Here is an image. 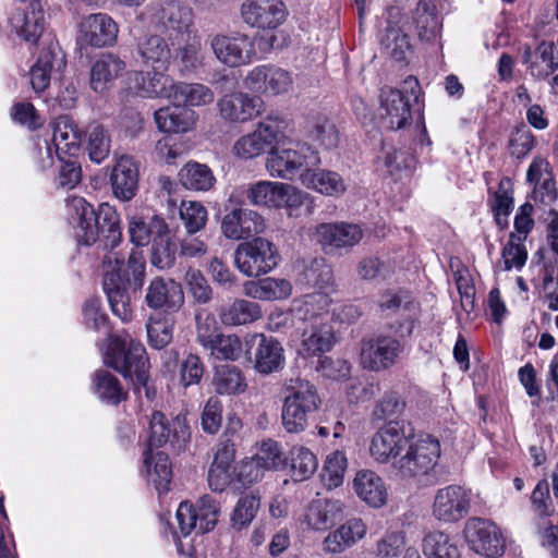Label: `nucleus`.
Here are the masks:
<instances>
[{"label":"nucleus","instance_id":"f257e3e1","mask_svg":"<svg viewBox=\"0 0 558 558\" xmlns=\"http://www.w3.org/2000/svg\"><path fill=\"white\" fill-rule=\"evenodd\" d=\"M69 207L78 216L76 236L78 242L94 244L99 234L105 235V246L113 250L121 242L120 220L117 211L108 204H101L96 211L83 197L73 196Z\"/></svg>","mask_w":558,"mask_h":558},{"label":"nucleus","instance_id":"f03ea898","mask_svg":"<svg viewBox=\"0 0 558 558\" xmlns=\"http://www.w3.org/2000/svg\"><path fill=\"white\" fill-rule=\"evenodd\" d=\"M320 157L307 143L286 137L280 131L266 159V170L272 178L293 180L308 167H318Z\"/></svg>","mask_w":558,"mask_h":558},{"label":"nucleus","instance_id":"7ed1b4c3","mask_svg":"<svg viewBox=\"0 0 558 558\" xmlns=\"http://www.w3.org/2000/svg\"><path fill=\"white\" fill-rule=\"evenodd\" d=\"M286 391L281 407L282 427L289 434H301L319 409L320 397L312 383L301 378L290 380Z\"/></svg>","mask_w":558,"mask_h":558},{"label":"nucleus","instance_id":"20e7f679","mask_svg":"<svg viewBox=\"0 0 558 558\" xmlns=\"http://www.w3.org/2000/svg\"><path fill=\"white\" fill-rule=\"evenodd\" d=\"M105 362L108 366L114 368L125 378H130L140 391V387L145 388L146 396L149 397L147 381L149 378V362L145 347L135 340H122L111 345L106 354Z\"/></svg>","mask_w":558,"mask_h":558},{"label":"nucleus","instance_id":"39448f33","mask_svg":"<svg viewBox=\"0 0 558 558\" xmlns=\"http://www.w3.org/2000/svg\"><path fill=\"white\" fill-rule=\"evenodd\" d=\"M407 452L395 461L393 466L402 478L421 480L429 474L440 457V444L432 435H418L409 440Z\"/></svg>","mask_w":558,"mask_h":558},{"label":"nucleus","instance_id":"423d86ee","mask_svg":"<svg viewBox=\"0 0 558 558\" xmlns=\"http://www.w3.org/2000/svg\"><path fill=\"white\" fill-rule=\"evenodd\" d=\"M280 262L276 245L266 238L255 236L242 242L234 251V264L246 277L257 278L270 272Z\"/></svg>","mask_w":558,"mask_h":558},{"label":"nucleus","instance_id":"0eeeda50","mask_svg":"<svg viewBox=\"0 0 558 558\" xmlns=\"http://www.w3.org/2000/svg\"><path fill=\"white\" fill-rule=\"evenodd\" d=\"M411 437L403 421L391 420L373 435L369 445L371 457L376 462L386 464L405 449Z\"/></svg>","mask_w":558,"mask_h":558},{"label":"nucleus","instance_id":"6e6552de","mask_svg":"<svg viewBox=\"0 0 558 558\" xmlns=\"http://www.w3.org/2000/svg\"><path fill=\"white\" fill-rule=\"evenodd\" d=\"M403 351L404 344L400 339L379 335L362 342L361 363L369 371H385L398 362Z\"/></svg>","mask_w":558,"mask_h":558},{"label":"nucleus","instance_id":"1a4fd4ad","mask_svg":"<svg viewBox=\"0 0 558 558\" xmlns=\"http://www.w3.org/2000/svg\"><path fill=\"white\" fill-rule=\"evenodd\" d=\"M245 195L252 205L259 207L293 208L302 204L301 193L281 182L258 181L247 187Z\"/></svg>","mask_w":558,"mask_h":558},{"label":"nucleus","instance_id":"9d476101","mask_svg":"<svg viewBox=\"0 0 558 558\" xmlns=\"http://www.w3.org/2000/svg\"><path fill=\"white\" fill-rule=\"evenodd\" d=\"M123 258L117 252L108 253L104 266L108 268L104 278V290L107 294L112 313L122 320H129L132 315L124 279L120 275Z\"/></svg>","mask_w":558,"mask_h":558},{"label":"nucleus","instance_id":"9b49d317","mask_svg":"<svg viewBox=\"0 0 558 558\" xmlns=\"http://www.w3.org/2000/svg\"><path fill=\"white\" fill-rule=\"evenodd\" d=\"M378 306L384 317H391L397 314H403L404 319L398 326L390 327L400 338L410 337L413 332L418 306L410 293L402 289L386 290L379 301Z\"/></svg>","mask_w":558,"mask_h":558},{"label":"nucleus","instance_id":"f8f14e48","mask_svg":"<svg viewBox=\"0 0 558 558\" xmlns=\"http://www.w3.org/2000/svg\"><path fill=\"white\" fill-rule=\"evenodd\" d=\"M245 86L257 94L278 96L287 94L293 85L292 74L272 64L253 68L244 78Z\"/></svg>","mask_w":558,"mask_h":558},{"label":"nucleus","instance_id":"ddd939ff","mask_svg":"<svg viewBox=\"0 0 558 558\" xmlns=\"http://www.w3.org/2000/svg\"><path fill=\"white\" fill-rule=\"evenodd\" d=\"M154 17L163 27L172 45L180 44L190 37L193 24L191 8L178 1L167 0L155 9Z\"/></svg>","mask_w":558,"mask_h":558},{"label":"nucleus","instance_id":"4468645a","mask_svg":"<svg viewBox=\"0 0 558 558\" xmlns=\"http://www.w3.org/2000/svg\"><path fill=\"white\" fill-rule=\"evenodd\" d=\"M241 15L252 27L274 31L286 21L288 10L282 0H245Z\"/></svg>","mask_w":558,"mask_h":558},{"label":"nucleus","instance_id":"2eb2a0df","mask_svg":"<svg viewBox=\"0 0 558 558\" xmlns=\"http://www.w3.org/2000/svg\"><path fill=\"white\" fill-rule=\"evenodd\" d=\"M464 535L470 547L480 555L495 557L504 553V538L493 522L472 518L465 524Z\"/></svg>","mask_w":558,"mask_h":558},{"label":"nucleus","instance_id":"dca6fc26","mask_svg":"<svg viewBox=\"0 0 558 558\" xmlns=\"http://www.w3.org/2000/svg\"><path fill=\"white\" fill-rule=\"evenodd\" d=\"M145 303L151 310H161L163 314H174L184 304V292L179 282L171 278H153L145 294Z\"/></svg>","mask_w":558,"mask_h":558},{"label":"nucleus","instance_id":"f3484780","mask_svg":"<svg viewBox=\"0 0 558 558\" xmlns=\"http://www.w3.org/2000/svg\"><path fill=\"white\" fill-rule=\"evenodd\" d=\"M363 238L360 226L347 222L320 223L315 228L314 239L326 253L350 250Z\"/></svg>","mask_w":558,"mask_h":558},{"label":"nucleus","instance_id":"a211bd4d","mask_svg":"<svg viewBox=\"0 0 558 558\" xmlns=\"http://www.w3.org/2000/svg\"><path fill=\"white\" fill-rule=\"evenodd\" d=\"M281 122L277 119H266L258 123L252 132L240 137L233 146L234 154L243 159L262 155L279 138Z\"/></svg>","mask_w":558,"mask_h":558},{"label":"nucleus","instance_id":"6ab92c4d","mask_svg":"<svg viewBox=\"0 0 558 558\" xmlns=\"http://www.w3.org/2000/svg\"><path fill=\"white\" fill-rule=\"evenodd\" d=\"M265 219L257 211L236 207L228 211L221 221L222 234L230 240H248L263 233Z\"/></svg>","mask_w":558,"mask_h":558},{"label":"nucleus","instance_id":"aec40b11","mask_svg":"<svg viewBox=\"0 0 558 558\" xmlns=\"http://www.w3.org/2000/svg\"><path fill=\"white\" fill-rule=\"evenodd\" d=\"M119 27L106 13H93L78 24V40L87 46L101 48L112 46L118 38Z\"/></svg>","mask_w":558,"mask_h":558},{"label":"nucleus","instance_id":"412c9836","mask_svg":"<svg viewBox=\"0 0 558 558\" xmlns=\"http://www.w3.org/2000/svg\"><path fill=\"white\" fill-rule=\"evenodd\" d=\"M378 118L381 126L387 130L403 129L412 120L409 99L399 89L381 88Z\"/></svg>","mask_w":558,"mask_h":558},{"label":"nucleus","instance_id":"4be33fe9","mask_svg":"<svg viewBox=\"0 0 558 558\" xmlns=\"http://www.w3.org/2000/svg\"><path fill=\"white\" fill-rule=\"evenodd\" d=\"M210 46L217 59L229 66L251 62L255 56L254 43L245 34L216 35L213 37Z\"/></svg>","mask_w":558,"mask_h":558},{"label":"nucleus","instance_id":"5701e85b","mask_svg":"<svg viewBox=\"0 0 558 558\" xmlns=\"http://www.w3.org/2000/svg\"><path fill=\"white\" fill-rule=\"evenodd\" d=\"M470 510V496L459 485H449L437 490L434 504V517L444 522H457Z\"/></svg>","mask_w":558,"mask_h":558},{"label":"nucleus","instance_id":"b1692460","mask_svg":"<svg viewBox=\"0 0 558 558\" xmlns=\"http://www.w3.org/2000/svg\"><path fill=\"white\" fill-rule=\"evenodd\" d=\"M259 98L243 92H233L221 96L217 101L220 118L230 123H243L260 112Z\"/></svg>","mask_w":558,"mask_h":558},{"label":"nucleus","instance_id":"393cba45","mask_svg":"<svg viewBox=\"0 0 558 558\" xmlns=\"http://www.w3.org/2000/svg\"><path fill=\"white\" fill-rule=\"evenodd\" d=\"M344 510L345 506L339 499L316 498L306 507L302 522L310 530L325 532L343 519Z\"/></svg>","mask_w":558,"mask_h":558},{"label":"nucleus","instance_id":"a878e982","mask_svg":"<svg viewBox=\"0 0 558 558\" xmlns=\"http://www.w3.org/2000/svg\"><path fill=\"white\" fill-rule=\"evenodd\" d=\"M138 165L131 156H121L111 172L110 181L117 198L132 199L138 187Z\"/></svg>","mask_w":558,"mask_h":558},{"label":"nucleus","instance_id":"bb28decb","mask_svg":"<svg viewBox=\"0 0 558 558\" xmlns=\"http://www.w3.org/2000/svg\"><path fill=\"white\" fill-rule=\"evenodd\" d=\"M251 341H257L253 361L254 368L258 373L268 375L283 367V349L276 339L266 337L265 335H254Z\"/></svg>","mask_w":558,"mask_h":558},{"label":"nucleus","instance_id":"cd10ccee","mask_svg":"<svg viewBox=\"0 0 558 558\" xmlns=\"http://www.w3.org/2000/svg\"><path fill=\"white\" fill-rule=\"evenodd\" d=\"M10 23L24 40L36 43L45 29V15L40 3H29L27 9H16Z\"/></svg>","mask_w":558,"mask_h":558},{"label":"nucleus","instance_id":"c85d7f7f","mask_svg":"<svg viewBox=\"0 0 558 558\" xmlns=\"http://www.w3.org/2000/svg\"><path fill=\"white\" fill-rule=\"evenodd\" d=\"M125 68V62L119 56L111 52L101 53L90 68V87L97 93L110 88Z\"/></svg>","mask_w":558,"mask_h":558},{"label":"nucleus","instance_id":"c756f323","mask_svg":"<svg viewBox=\"0 0 558 558\" xmlns=\"http://www.w3.org/2000/svg\"><path fill=\"white\" fill-rule=\"evenodd\" d=\"M336 341L335 332L329 323L306 324L301 333L299 353L314 356L329 351Z\"/></svg>","mask_w":558,"mask_h":558},{"label":"nucleus","instance_id":"7c9ffc66","mask_svg":"<svg viewBox=\"0 0 558 558\" xmlns=\"http://www.w3.org/2000/svg\"><path fill=\"white\" fill-rule=\"evenodd\" d=\"M330 294L316 291L293 301L294 316L305 324L328 323L326 316L331 305Z\"/></svg>","mask_w":558,"mask_h":558},{"label":"nucleus","instance_id":"2f4dec72","mask_svg":"<svg viewBox=\"0 0 558 558\" xmlns=\"http://www.w3.org/2000/svg\"><path fill=\"white\" fill-rule=\"evenodd\" d=\"M129 81L134 83L135 93L144 98H167L174 82L161 71L140 72L129 74Z\"/></svg>","mask_w":558,"mask_h":558},{"label":"nucleus","instance_id":"473e14b6","mask_svg":"<svg viewBox=\"0 0 558 558\" xmlns=\"http://www.w3.org/2000/svg\"><path fill=\"white\" fill-rule=\"evenodd\" d=\"M65 66V58L59 47L43 49L37 62L31 68L29 76L33 89L44 92L50 83L51 72Z\"/></svg>","mask_w":558,"mask_h":558},{"label":"nucleus","instance_id":"72a5a7b5","mask_svg":"<svg viewBox=\"0 0 558 558\" xmlns=\"http://www.w3.org/2000/svg\"><path fill=\"white\" fill-rule=\"evenodd\" d=\"M526 180L534 185L533 198L535 202L550 205L557 198V190L553 173L549 170V163L536 158L534 159L526 173Z\"/></svg>","mask_w":558,"mask_h":558},{"label":"nucleus","instance_id":"f704fd0d","mask_svg":"<svg viewBox=\"0 0 558 558\" xmlns=\"http://www.w3.org/2000/svg\"><path fill=\"white\" fill-rule=\"evenodd\" d=\"M365 534V523L359 518H352L328 533L323 541V549L330 554L342 553L362 539Z\"/></svg>","mask_w":558,"mask_h":558},{"label":"nucleus","instance_id":"c9c22d12","mask_svg":"<svg viewBox=\"0 0 558 558\" xmlns=\"http://www.w3.org/2000/svg\"><path fill=\"white\" fill-rule=\"evenodd\" d=\"M154 118L158 129L167 133H186L197 121V114L193 110L174 104L158 109Z\"/></svg>","mask_w":558,"mask_h":558},{"label":"nucleus","instance_id":"e433bc0d","mask_svg":"<svg viewBox=\"0 0 558 558\" xmlns=\"http://www.w3.org/2000/svg\"><path fill=\"white\" fill-rule=\"evenodd\" d=\"M300 283L328 294L337 291V283L331 266L324 258H312L299 272Z\"/></svg>","mask_w":558,"mask_h":558},{"label":"nucleus","instance_id":"4c0bfd02","mask_svg":"<svg viewBox=\"0 0 558 558\" xmlns=\"http://www.w3.org/2000/svg\"><path fill=\"white\" fill-rule=\"evenodd\" d=\"M356 495L367 505L379 508L388 499V493L383 478L371 470H361L353 481Z\"/></svg>","mask_w":558,"mask_h":558},{"label":"nucleus","instance_id":"58836bf2","mask_svg":"<svg viewBox=\"0 0 558 558\" xmlns=\"http://www.w3.org/2000/svg\"><path fill=\"white\" fill-rule=\"evenodd\" d=\"M169 233L166 220L160 216L144 218L132 216L129 219V234L131 241L137 246H145L155 242L157 238Z\"/></svg>","mask_w":558,"mask_h":558},{"label":"nucleus","instance_id":"ea45409f","mask_svg":"<svg viewBox=\"0 0 558 558\" xmlns=\"http://www.w3.org/2000/svg\"><path fill=\"white\" fill-rule=\"evenodd\" d=\"M262 316L260 305L244 299H235L233 302L222 305L218 311L221 324L228 327L248 325L258 320Z\"/></svg>","mask_w":558,"mask_h":558},{"label":"nucleus","instance_id":"a19ab883","mask_svg":"<svg viewBox=\"0 0 558 558\" xmlns=\"http://www.w3.org/2000/svg\"><path fill=\"white\" fill-rule=\"evenodd\" d=\"M215 94L210 87L201 83L174 82L170 89L169 100L174 105L203 107L210 105Z\"/></svg>","mask_w":558,"mask_h":558},{"label":"nucleus","instance_id":"79ce46f5","mask_svg":"<svg viewBox=\"0 0 558 558\" xmlns=\"http://www.w3.org/2000/svg\"><path fill=\"white\" fill-rule=\"evenodd\" d=\"M314 168L308 167L301 173L300 180L304 186L329 196L344 193L345 184L337 172Z\"/></svg>","mask_w":558,"mask_h":558},{"label":"nucleus","instance_id":"37998d69","mask_svg":"<svg viewBox=\"0 0 558 558\" xmlns=\"http://www.w3.org/2000/svg\"><path fill=\"white\" fill-rule=\"evenodd\" d=\"M52 143L61 159V155L73 156L78 151L81 134L76 124L69 116H61L53 123Z\"/></svg>","mask_w":558,"mask_h":558},{"label":"nucleus","instance_id":"c03bdc74","mask_svg":"<svg viewBox=\"0 0 558 558\" xmlns=\"http://www.w3.org/2000/svg\"><path fill=\"white\" fill-rule=\"evenodd\" d=\"M138 53L143 61L155 69L166 70L171 59V50L168 43L159 35H150L137 45Z\"/></svg>","mask_w":558,"mask_h":558},{"label":"nucleus","instance_id":"a18cd8bd","mask_svg":"<svg viewBox=\"0 0 558 558\" xmlns=\"http://www.w3.org/2000/svg\"><path fill=\"white\" fill-rule=\"evenodd\" d=\"M182 185L192 191H209L216 183V178L207 165L189 161L179 172Z\"/></svg>","mask_w":558,"mask_h":558},{"label":"nucleus","instance_id":"49530a36","mask_svg":"<svg viewBox=\"0 0 558 558\" xmlns=\"http://www.w3.org/2000/svg\"><path fill=\"white\" fill-rule=\"evenodd\" d=\"M213 385L220 395H240L247 388L246 378L234 365H221L216 368Z\"/></svg>","mask_w":558,"mask_h":558},{"label":"nucleus","instance_id":"de8ad7c7","mask_svg":"<svg viewBox=\"0 0 558 558\" xmlns=\"http://www.w3.org/2000/svg\"><path fill=\"white\" fill-rule=\"evenodd\" d=\"M289 466L293 481L302 482L316 472L318 460L308 448L295 446L289 452Z\"/></svg>","mask_w":558,"mask_h":558},{"label":"nucleus","instance_id":"09e8293b","mask_svg":"<svg viewBox=\"0 0 558 558\" xmlns=\"http://www.w3.org/2000/svg\"><path fill=\"white\" fill-rule=\"evenodd\" d=\"M260 499L257 490L244 494L238 499L230 518L234 530L246 529L253 522L260 508Z\"/></svg>","mask_w":558,"mask_h":558},{"label":"nucleus","instance_id":"8fccbe9b","mask_svg":"<svg viewBox=\"0 0 558 558\" xmlns=\"http://www.w3.org/2000/svg\"><path fill=\"white\" fill-rule=\"evenodd\" d=\"M175 318L173 314H157L149 317L147 323V337L149 344L155 349H163L173 337Z\"/></svg>","mask_w":558,"mask_h":558},{"label":"nucleus","instance_id":"3c124183","mask_svg":"<svg viewBox=\"0 0 558 558\" xmlns=\"http://www.w3.org/2000/svg\"><path fill=\"white\" fill-rule=\"evenodd\" d=\"M145 466L150 481L160 493L168 492L172 477L171 465L166 453L158 451L150 452L145 458Z\"/></svg>","mask_w":558,"mask_h":558},{"label":"nucleus","instance_id":"603ef678","mask_svg":"<svg viewBox=\"0 0 558 558\" xmlns=\"http://www.w3.org/2000/svg\"><path fill=\"white\" fill-rule=\"evenodd\" d=\"M426 558H460V550L453 538L442 532L427 534L423 543Z\"/></svg>","mask_w":558,"mask_h":558},{"label":"nucleus","instance_id":"864d4df0","mask_svg":"<svg viewBox=\"0 0 558 558\" xmlns=\"http://www.w3.org/2000/svg\"><path fill=\"white\" fill-rule=\"evenodd\" d=\"M94 390L101 400L110 404H118L126 397V392L120 386L118 378L105 369L95 373Z\"/></svg>","mask_w":558,"mask_h":558},{"label":"nucleus","instance_id":"5fc2aeb1","mask_svg":"<svg viewBox=\"0 0 558 558\" xmlns=\"http://www.w3.org/2000/svg\"><path fill=\"white\" fill-rule=\"evenodd\" d=\"M512 193L513 190L511 180L508 177H504L499 181L498 190L495 193V202L493 205L495 220L500 227L507 226V218L513 208Z\"/></svg>","mask_w":558,"mask_h":558},{"label":"nucleus","instance_id":"6e6d98bb","mask_svg":"<svg viewBox=\"0 0 558 558\" xmlns=\"http://www.w3.org/2000/svg\"><path fill=\"white\" fill-rule=\"evenodd\" d=\"M180 218L187 233L194 234L206 226L208 213L199 202L183 201L180 205Z\"/></svg>","mask_w":558,"mask_h":558},{"label":"nucleus","instance_id":"4d7b16f0","mask_svg":"<svg viewBox=\"0 0 558 558\" xmlns=\"http://www.w3.org/2000/svg\"><path fill=\"white\" fill-rule=\"evenodd\" d=\"M177 244L172 241L170 232L157 238L151 244L150 263L158 269H168L174 265Z\"/></svg>","mask_w":558,"mask_h":558},{"label":"nucleus","instance_id":"13d9d810","mask_svg":"<svg viewBox=\"0 0 558 558\" xmlns=\"http://www.w3.org/2000/svg\"><path fill=\"white\" fill-rule=\"evenodd\" d=\"M414 22L418 36L426 40L433 39L439 29V22L434 7L427 1L418 2L414 14Z\"/></svg>","mask_w":558,"mask_h":558},{"label":"nucleus","instance_id":"bf43d9fd","mask_svg":"<svg viewBox=\"0 0 558 558\" xmlns=\"http://www.w3.org/2000/svg\"><path fill=\"white\" fill-rule=\"evenodd\" d=\"M208 351L217 360L236 361L242 355L243 344L239 336L221 332Z\"/></svg>","mask_w":558,"mask_h":558},{"label":"nucleus","instance_id":"052dcab7","mask_svg":"<svg viewBox=\"0 0 558 558\" xmlns=\"http://www.w3.org/2000/svg\"><path fill=\"white\" fill-rule=\"evenodd\" d=\"M86 148L90 160L96 163H100L109 156L110 138L102 125L94 124L89 128Z\"/></svg>","mask_w":558,"mask_h":558},{"label":"nucleus","instance_id":"680f3d73","mask_svg":"<svg viewBox=\"0 0 558 558\" xmlns=\"http://www.w3.org/2000/svg\"><path fill=\"white\" fill-rule=\"evenodd\" d=\"M387 52L397 61H404L411 50L409 36L400 28L388 26L381 40Z\"/></svg>","mask_w":558,"mask_h":558},{"label":"nucleus","instance_id":"e2e57ef3","mask_svg":"<svg viewBox=\"0 0 558 558\" xmlns=\"http://www.w3.org/2000/svg\"><path fill=\"white\" fill-rule=\"evenodd\" d=\"M196 319V340L205 349L213 348L214 342L221 333L220 327L210 313H198Z\"/></svg>","mask_w":558,"mask_h":558},{"label":"nucleus","instance_id":"0e129e2a","mask_svg":"<svg viewBox=\"0 0 558 558\" xmlns=\"http://www.w3.org/2000/svg\"><path fill=\"white\" fill-rule=\"evenodd\" d=\"M405 409L404 400L393 391L387 392L374 407L372 412L373 421H385L392 416L400 415Z\"/></svg>","mask_w":558,"mask_h":558},{"label":"nucleus","instance_id":"69168bd1","mask_svg":"<svg viewBox=\"0 0 558 558\" xmlns=\"http://www.w3.org/2000/svg\"><path fill=\"white\" fill-rule=\"evenodd\" d=\"M347 469V458L343 452L336 450L329 453L324 465V476L329 487H338L342 484Z\"/></svg>","mask_w":558,"mask_h":558},{"label":"nucleus","instance_id":"338daca9","mask_svg":"<svg viewBox=\"0 0 558 558\" xmlns=\"http://www.w3.org/2000/svg\"><path fill=\"white\" fill-rule=\"evenodd\" d=\"M522 241L521 235L510 234V239L502 250L505 270H510L512 267L522 268L524 266L527 252Z\"/></svg>","mask_w":558,"mask_h":558},{"label":"nucleus","instance_id":"774afa93","mask_svg":"<svg viewBox=\"0 0 558 558\" xmlns=\"http://www.w3.org/2000/svg\"><path fill=\"white\" fill-rule=\"evenodd\" d=\"M197 513L198 529L205 533L215 527L219 515V505L209 496L202 497L195 509Z\"/></svg>","mask_w":558,"mask_h":558}]
</instances>
